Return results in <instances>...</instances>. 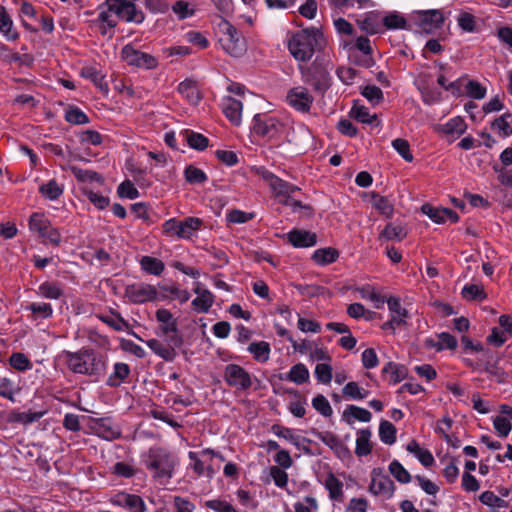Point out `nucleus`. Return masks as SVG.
I'll list each match as a JSON object with an SVG mask.
<instances>
[{
	"mask_svg": "<svg viewBox=\"0 0 512 512\" xmlns=\"http://www.w3.org/2000/svg\"><path fill=\"white\" fill-rule=\"evenodd\" d=\"M65 364L75 374L99 379L104 376L108 365L107 354L99 353L93 348L83 347L76 352H62Z\"/></svg>",
	"mask_w": 512,
	"mask_h": 512,
	"instance_id": "1",
	"label": "nucleus"
},
{
	"mask_svg": "<svg viewBox=\"0 0 512 512\" xmlns=\"http://www.w3.org/2000/svg\"><path fill=\"white\" fill-rule=\"evenodd\" d=\"M327 40L321 28L310 26L291 34L287 47L295 60L308 62L314 55L325 53Z\"/></svg>",
	"mask_w": 512,
	"mask_h": 512,
	"instance_id": "2",
	"label": "nucleus"
},
{
	"mask_svg": "<svg viewBox=\"0 0 512 512\" xmlns=\"http://www.w3.org/2000/svg\"><path fill=\"white\" fill-rule=\"evenodd\" d=\"M333 64L326 53L317 54L309 65H299L303 83L312 88L316 95L324 96L332 85L330 71Z\"/></svg>",
	"mask_w": 512,
	"mask_h": 512,
	"instance_id": "3",
	"label": "nucleus"
},
{
	"mask_svg": "<svg viewBox=\"0 0 512 512\" xmlns=\"http://www.w3.org/2000/svg\"><path fill=\"white\" fill-rule=\"evenodd\" d=\"M251 131L260 137L268 140H277L282 134H285V140L288 143H294V138L291 136L294 133L292 127H287L282 121L276 117L267 114H256L252 120Z\"/></svg>",
	"mask_w": 512,
	"mask_h": 512,
	"instance_id": "4",
	"label": "nucleus"
},
{
	"mask_svg": "<svg viewBox=\"0 0 512 512\" xmlns=\"http://www.w3.org/2000/svg\"><path fill=\"white\" fill-rule=\"evenodd\" d=\"M145 467L153 473L157 479H171L176 466L175 457L166 449L152 447L148 450L143 460Z\"/></svg>",
	"mask_w": 512,
	"mask_h": 512,
	"instance_id": "5",
	"label": "nucleus"
},
{
	"mask_svg": "<svg viewBox=\"0 0 512 512\" xmlns=\"http://www.w3.org/2000/svg\"><path fill=\"white\" fill-rule=\"evenodd\" d=\"M219 32L222 33L220 43L222 48L231 56L239 57L246 51V41L242 33L229 21L221 19L218 24Z\"/></svg>",
	"mask_w": 512,
	"mask_h": 512,
	"instance_id": "6",
	"label": "nucleus"
},
{
	"mask_svg": "<svg viewBox=\"0 0 512 512\" xmlns=\"http://www.w3.org/2000/svg\"><path fill=\"white\" fill-rule=\"evenodd\" d=\"M166 336L167 343H163L158 339H149L145 343L152 350L154 354L167 362H173L177 357L175 348H179L183 345L184 340L180 334L178 327L176 332H170Z\"/></svg>",
	"mask_w": 512,
	"mask_h": 512,
	"instance_id": "7",
	"label": "nucleus"
},
{
	"mask_svg": "<svg viewBox=\"0 0 512 512\" xmlns=\"http://www.w3.org/2000/svg\"><path fill=\"white\" fill-rule=\"evenodd\" d=\"M202 224L203 220L198 217H186L182 221L170 218L163 223L162 229L166 236L190 239L194 232L201 228Z\"/></svg>",
	"mask_w": 512,
	"mask_h": 512,
	"instance_id": "8",
	"label": "nucleus"
},
{
	"mask_svg": "<svg viewBox=\"0 0 512 512\" xmlns=\"http://www.w3.org/2000/svg\"><path fill=\"white\" fill-rule=\"evenodd\" d=\"M223 379L229 387L240 392L249 390L253 385V380L259 382V380L253 377L244 367L234 363L224 367Z\"/></svg>",
	"mask_w": 512,
	"mask_h": 512,
	"instance_id": "9",
	"label": "nucleus"
},
{
	"mask_svg": "<svg viewBox=\"0 0 512 512\" xmlns=\"http://www.w3.org/2000/svg\"><path fill=\"white\" fill-rule=\"evenodd\" d=\"M28 224L30 231L38 233L40 237L54 246L60 245V232L57 228L52 226L50 220L43 213H32L29 217Z\"/></svg>",
	"mask_w": 512,
	"mask_h": 512,
	"instance_id": "10",
	"label": "nucleus"
},
{
	"mask_svg": "<svg viewBox=\"0 0 512 512\" xmlns=\"http://www.w3.org/2000/svg\"><path fill=\"white\" fill-rule=\"evenodd\" d=\"M107 6L110 12L116 14L120 19L126 22H133L140 24L144 21L145 16L141 10H138L134 1L128 0H105L103 4L99 6Z\"/></svg>",
	"mask_w": 512,
	"mask_h": 512,
	"instance_id": "11",
	"label": "nucleus"
},
{
	"mask_svg": "<svg viewBox=\"0 0 512 512\" xmlns=\"http://www.w3.org/2000/svg\"><path fill=\"white\" fill-rule=\"evenodd\" d=\"M370 475L371 482L368 491L374 496H381L386 500L391 499L396 491V486L391 478L384 474L383 468H373Z\"/></svg>",
	"mask_w": 512,
	"mask_h": 512,
	"instance_id": "12",
	"label": "nucleus"
},
{
	"mask_svg": "<svg viewBox=\"0 0 512 512\" xmlns=\"http://www.w3.org/2000/svg\"><path fill=\"white\" fill-rule=\"evenodd\" d=\"M121 57L129 66L137 68L150 70L158 66L156 57L134 48L132 44H127L122 48Z\"/></svg>",
	"mask_w": 512,
	"mask_h": 512,
	"instance_id": "13",
	"label": "nucleus"
},
{
	"mask_svg": "<svg viewBox=\"0 0 512 512\" xmlns=\"http://www.w3.org/2000/svg\"><path fill=\"white\" fill-rule=\"evenodd\" d=\"M125 296L134 304L153 302L159 299L155 286L147 283H133L125 288Z\"/></svg>",
	"mask_w": 512,
	"mask_h": 512,
	"instance_id": "14",
	"label": "nucleus"
},
{
	"mask_svg": "<svg viewBox=\"0 0 512 512\" xmlns=\"http://www.w3.org/2000/svg\"><path fill=\"white\" fill-rule=\"evenodd\" d=\"M286 102L297 112L309 113L314 102V97L307 87L297 86L288 90Z\"/></svg>",
	"mask_w": 512,
	"mask_h": 512,
	"instance_id": "15",
	"label": "nucleus"
},
{
	"mask_svg": "<svg viewBox=\"0 0 512 512\" xmlns=\"http://www.w3.org/2000/svg\"><path fill=\"white\" fill-rule=\"evenodd\" d=\"M89 424L94 434L104 440L112 441L121 437V430L111 417H90Z\"/></svg>",
	"mask_w": 512,
	"mask_h": 512,
	"instance_id": "16",
	"label": "nucleus"
},
{
	"mask_svg": "<svg viewBox=\"0 0 512 512\" xmlns=\"http://www.w3.org/2000/svg\"><path fill=\"white\" fill-rule=\"evenodd\" d=\"M114 506L127 509L129 512H146L147 506L141 496L120 491L110 498Z\"/></svg>",
	"mask_w": 512,
	"mask_h": 512,
	"instance_id": "17",
	"label": "nucleus"
},
{
	"mask_svg": "<svg viewBox=\"0 0 512 512\" xmlns=\"http://www.w3.org/2000/svg\"><path fill=\"white\" fill-rule=\"evenodd\" d=\"M221 109L225 117L234 126H240L242 121L243 104L240 100L231 96L222 99Z\"/></svg>",
	"mask_w": 512,
	"mask_h": 512,
	"instance_id": "18",
	"label": "nucleus"
},
{
	"mask_svg": "<svg viewBox=\"0 0 512 512\" xmlns=\"http://www.w3.org/2000/svg\"><path fill=\"white\" fill-rule=\"evenodd\" d=\"M263 177L266 181L269 182V186L272 192L277 197L285 198L300 190L296 185L279 178L271 172L267 171Z\"/></svg>",
	"mask_w": 512,
	"mask_h": 512,
	"instance_id": "19",
	"label": "nucleus"
},
{
	"mask_svg": "<svg viewBox=\"0 0 512 512\" xmlns=\"http://www.w3.org/2000/svg\"><path fill=\"white\" fill-rule=\"evenodd\" d=\"M271 430L276 436L284 438L285 440L289 441L296 448L301 449L305 454H311V450L308 447H301V442L311 443V440L306 437H301L295 434L292 428H288L279 424H274Z\"/></svg>",
	"mask_w": 512,
	"mask_h": 512,
	"instance_id": "20",
	"label": "nucleus"
},
{
	"mask_svg": "<svg viewBox=\"0 0 512 512\" xmlns=\"http://www.w3.org/2000/svg\"><path fill=\"white\" fill-rule=\"evenodd\" d=\"M287 238L289 243L295 248H308L315 246L317 243L316 233L296 228L288 232Z\"/></svg>",
	"mask_w": 512,
	"mask_h": 512,
	"instance_id": "21",
	"label": "nucleus"
},
{
	"mask_svg": "<svg viewBox=\"0 0 512 512\" xmlns=\"http://www.w3.org/2000/svg\"><path fill=\"white\" fill-rule=\"evenodd\" d=\"M417 20L419 26L426 30L428 28H440L445 19L440 10L432 9L417 12Z\"/></svg>",
	"mask_w": 512,
	"mask_h": 512,
	"instance_id": "22",
	"label": "nucleus"
},
{
	"mask_svg": "<svg viewBox=\"0 0 512 512\" xmlns=\"http://www.w3.org/2000/svg\"><path fill=\"white\" fill-rule=\"evenodd\" d=\"M131 374L130 366L124 362H116L113 365V371L106 380V385L110 388H117L125 383Z\"/></svg>",
	"mask_w": 512,
	"mask_h": 512,
	"instance_id": "23",
	"label": "nucleus"
},
{
	"mask_svg": "<svg viewBox=\"0 0 512 512\" xmlns=\"http://www.w3.org/2000/svg\"><path fill=\"white\" fill-rule=\"evenodd\" d=\"M309 370L303 363L293 365L286 374H277L280 381L286 380L301 385L309 381Z\"/></svg>",
	"mask_w": 512,
	"mask_h": 512,
	"instance_id": "24",
	"label": "nucleus"
},
{
	"mask_svg": "<svg viewBox=\"0 0 512 512\" xmlns=\"http://www.w3.org/2000/svg\"><path fill=\"white\" fill-rule=\"evenodd\" d=\"M357 24L361 31L370 35L382 32L380 14L375 11L368 12L364 18L358 19Z\"/></svg>",
	"mask_w": 512,
	"mask_h": 512,
	"instance_id": "25",
	"label": "nucleus"
},
{
	"mask_svg": "<svg viewBox=\"0 0 512 512\" xmlns=\"http://www.w3.org/2000/svg\"><path fill=\"white\" fill-rule=\"evenodd\" d=\"M370 202L372 206L386 218H392L394 215V203L387 197L382 196L379 193L372 191L369 193Z\"/></svg>",
	"mask_w": 512,
	"mask_h": 512,
	"instance_id": "26",
	"label": "nucleus"
},
{
	"mask_svg": "<svg viewBox=\"0 0 512 512\" xmlns=\"http://www.w3.org/2000/svg\"><path fill=\"white\" fill-rule=\"evenodd\" d=\"M466 129L467 124L465 123V120L462 117L457 116L449 119L445 124L439 125L438 131L450 136L451 140H454L464 134Z\"/></svg>",
	"mask_w": 512,
	"mask_h": 512,
	"instance_id": "27",
	"label": "nucleus"
},
{
	"mask_svg": "<svg viewBox=\"0 0 512 512\" xmlns=\"http://www.w3.org/2000/svg\"><path fill=\"white\" fill-rule=\"evenodd\" d=\"M371 419L372 414L369 410L356 405H348L342 413V420L349 425H352L355 420L370 422Z\"/></svg>",
	"mask_w": 512,
	"mask_h": 512,
	"instance_id": "28",
	"label": "nucleus"
},
{
	"mask_svg": "<svg viewBox=\"0 0 512 512\" xmlns=\"http://www.w3.org/2000/svg\"><path fill=\"white\" fill-rule=\"evenodd\" d=\"M81 77L90 80L105 95L109 93V87L105 76L93 66H85L80 71Z\"/></svg>",
	"mask_w": 512,
	"mask_h": 512,
	"instance_id": "29",
	"label": "nucleus"
},
{
	"mask_svg": "<svg viewBox=\"0 0 512 512\" xmlns=\"http://www.w3.org/2000/svg\"><path fill=\"white\" fill-rule=\"evenodd\" d=\"M194 292L197 297L192 300V306L199 313H206L214 303V295L208 289L196 287Z\"/></svg>",
	"mask_w": 512,
	"mask_h": 512,
	"instance_id": "30",
	"label": "nucleus"
},
{
	"mask_svg": "<svg viewBox=\"0 0 512 512\" xmlns=\"http://www.w3.org/2000/svg\"><path fill=\"white\" fill-rule=\"evenodd\" d=\"M70 171L72 175L75 177V179L81 183L96 182L100 185H103L105 182L104 177L94 170L82 169L78 166H71Z\"/></svg>",
	"mask_w": 512,
	"mask_h": 512,
	"instance_id": "31",
	"label": "nucleus"
},
{
	"mask_svg": "<svg viewBox=\"0 0 512 512\" xmlns=\"http://www.w3.org/2000/svg\"><path fill=\"white\" fill-rule=\"evenodd\" d=\"M177 91L194 105H197L202 99L201 94L197 89L196 81L192 79H185L180 82L177 87Z\"/></svg>",
	"mask_w": 512,
	"mask_h": 512,
	"instance_id": "32",
	"label": "nucleus"
},
{
	"mask_svg": "<svg viewBox=\"0 0 512 512\" xmlns=\"http://www.w3.org/2000/svg\"><path fill=\"white\" fill-rule=\"evenodd\" d=\"M371 430L369 428L357 431L355 454L358 457L367 456L372 452V444L370 442Z\"/></svg>",
	"mask_w": 512,
	"mask_h": 512,
	"instance_id": "33",
	"label": "nucleus"
},
{
	"mask_svg": "<svg viewBox=\"0 0 512 512\" xmlns=\"http://www.w3.org/2000/svg\"><path fill=\"white\" fill-rule=\"evenodd\" d=\"M324 486L328 490L329 498L331 500L343 502V483L333 473H329L326 476Z\"/></svg>",
	"mask_w": 512,
	"mask_h": 512,
	"instance_id": "34",
	"label": "nucleus"
},
{
	"mask_svg": "<svg viewBox=\"0 0 512 512\" xmlns=\"http://www.w3.org/2000/svg\"><path fill=\"white\" fill-rule=\"evenodd\" d=\"M139 264L141 270L148 275L160 276L165 269V264L162 260L148 255L142 256Z\"/></svg>",
	"mask_w": 512,
	"mask_h": 512,
	"instance_id": "35",
	"label": "nucleus"
},
{
	"mask_svg": "<svg viewBox=\"0 0 512 512\" xmlns=\"http://www.w3.org/2000/svg\"><path fill=\"white\" fill-rule=\"evenodd\" d=\"M386 302L391 317L395 318L396 321H399V325H406V319L409 317V312L406 308L402 307L400 298L397 296H390Z\"/></svg>",
	"mask_w": 512,
	"mask_h": 512,
	"instance_id": "36",
	"label": "nucleus"
},
{
	"mask_svg": "<svg viewBox=\"0 0 512 512\" xmlns=\"http://www.w3.org/2000/svg\"><path fill=\"white\" fill-rule=\"evenodd\" d=\"M155 317L158 322L162 323L160 330L163 335H168L170 332H176L177 321L173 318L172 313L165 308H160L156 311Z\"/></svg>",
	"mask_w": 512,
	"mask_h": 512,
	"instance_id": "37",
	"label": "nucleus"
},
{
	"mask_svg": "<svg viewBox=\"0 0 512 512\" xmlns=\"http://www.w3.org/2000/svg\"><path fill=\"white\" fill-rule=\"evenodd\" d=\"M247 350L253 355L254 360L259 363H266L270 358L271 347L266 341L252 342Z\"/></svg>",
	"mask_w": 512,
	"mask_h": 512,
	"instance_id": "38",
	"label": "nucleus"
},
{
	"mask_svg": "<svg viewBox=\"0 0 512 512\" xmlns=\"http://www.w3.org/2000/svg\"><path fill=\"white\" fill-rule=\"evenodd\" d=\"M339 257V251L332 247L320 248L314 251L312 260L321 266L334 263Z\"/></svg>",
	"mask_w": 512,
	"mask_h": 512,
	"instance_id": "39",
	"label": "nucleus"
},
{
	"mask_svg": "<svg viewBox=\"0 0 512 512\" xmlns=\"http://www.w3.org/2000/svg\"><path fill=\"white\" fill-rule=\"evenodd\" d=\"M390 373L391 384H397L404 380L408 375V369L403 364H398L394 362H388L385 364V366L382 368V374Z\"/></svg>",
	"mask_w": 512,
	"mask_h": 512,
	"instance_id": "40",
	"label": "nucleus"
},
{
	"mask_svg": "<svg viewBox=\"0 0 512 512\" xmlns=\"http://www.w3.org/2000/svg\"><path fill=\"white\" fill-rule=\"evenodd\" d=\"M182 134L188 146L192 149L203 151L209 146V139L201 133L192 130H184Z\"/></svg>",
	"mask_w": 512,
	"mask_h": 512,
	"instance_id": "41",
	"label": "nucleus"
},
{
	"mask_svg": "<svg viewBox=\"0 0 512 512\" xmlns=\"http://www.w3.org/2000/svg\"><path fill=\"white\" fill-rule=\"evenodd\" d=\"M0 32L8 40L14 41L19 37V34L13 30V21L4 6H0Z\"/></svg>",
	"mask_w": 512,
	"mask_h": 512,
	"instance_id": "42",
	"label": "nucleus"
},
{
	"mask_svg": "<svg viewBox=\"0 0 512 512\" xmlns=\"http://www.w3.org/2000/svg\"><path fill=\"white\" fill-rule=\"evenodd\" d=\"M64 188L55 179L49 180L47 183L39 187V193L48 200H56L63 194Z\"/></svg>",
	"mask_w": 512,
	"mask_h": 512,
	"instance_id": "43",
	"label": "nucleus"
},
{
	"mask_svg": "<svg viewBox=\"0 0 512 512\" xmlns=\"http://www.w3.org/2000/svg\"><path fill=\"white\" fill-rule=\"evenodd\" d=\"M382 27L388 30L406 29L407 21L399 12H390L381 19Z\"/></svg>",
	"mask_w": 512,
	"mask_h": 512,
	"instance_id": "44",
	"label": "nucleus"
},
{
	"mask_svg": "<svg viewBox=\"0 0 512 512\" xmlns=\"http://www.w3.org/2000/svg\"><path fill=\"white\" fill-rule=\"evenodd\" d=\"M396 427L388 420H381L379 424V438L387 445H392L396 442Z\"/></svg>",
	"mask_w": 512,
	"mask_h": 512,
	"instance_id": "45",
	"label": "nucleus"
},
{
	"mask_svg": "<svg viewBox=\"0 0 512 512\" xmlns=\"http://www.w3.org/2000/svg\"><path fill=\"white\" fill-rule=\"evenodd\" d=\"M65 120L74 125L90 123V118L77 106L69 105L65 111Z\"/></svg>",
	"mask_w": 512,
	"mask_h": 512,
	"instance_id": "46",
	"label": "nucleus"
},
{
	"mask_svg": "<svg viewBox=\"0 0 512 512\" xmlns=\"http://www.w3.org/2000/svg\"><path fill=\"white\" fill-rule=\"evenodd\" d=\"M491 126L493 129L499 131V134L503 137H509L512 135V115L510 113H504L500 117L496 118Z\"/></svg>",
	"mask_w": 512,
	"mask_h": 512,
	"instance_id": "47",
	"label": "nucleus"
},
{
	"mask_svg": "<svg viewBox=\"0 0 512 512\" xmlns=\"http://www.w3.org/2000/svg\"><path fill=\"white\" fill-rule=\"evenodd\" d=\"M407 236L406 229L401 225H393L389 223L385 226L383 231L380 233L379 238L386 240L402 241Z\"/></svg>",
	"mask_w": 512,
	"mask_h": 512,
	"instance_id": "48",
	"label": "nucleus"
},
{
	"mask_svg": "<svg viewBox=\"0 0 512 512\" xmlns=\"http://www.w3.org/2000/svg\"><path fill=\"white\" fill-rule=\"evenodd\" d=\"M391 475L401 484H407L412 480L411 474L396 459L392 460L388 466Z\"/></svg>",
	"mask_w": 512,
	"mask_h": 512,
	"instance_id": "49",
	"label": "nucleus"
},
{
	"mask_svg": "<svg viewBox=\"0 0 512 512\" xmlns=\"http://www.w3.org/2000/svg\"><path fill=\"white\" fill-rule=\"evenodd\" d=\"M39 295L48 299H59L63 295V291L57 282L45 281L38 287Z\"/></svg>",
	"mask_w": 512,
	"mask_h": 512,
	"instance_id": "50",
	"label": "nucleus"
},
{
	"mask_svg": "<svg viewBox=\"0 0 512 512\" xmlns=\"http://www.w3.org/2000/svg\"><path fill=\"white\" fill-rule=\"evenodd\" d=\"M342 393L347 398L363 400L370 394V391L360 387L357 382L351 381L343 387Z\"/></svg>",
	"mask_w": 512,
	"mask_h": 512,
	"instance_id": "51",
	"label": "nucleus"
},
{
	"mask_svg": "<svg viewBox=\"0 0 512 512\" xmlns=\"http://www.w3.org/2000/svg\"><path fill=\"white\" fill-rule=\"evenodd\" d=\"M184 178L189 184L192 185L203 184L208 179L206 173L194 165H188L185 167Z\"/></svg>",
	"mask_w": 512,
	"mask_h": 512,
	"instance_id": "52",
	"label": "nucleus"
},
{
	"mask_svg": "<svg viewBox=\"0 0 512 512\" xmlns=\"http://www.w3.org/2000/svg\"><path fill=\"white\" fill-rule=\"evenodd\" d=\"M26 310L31 311L35 318L47 319L53 314L51 304L45 302H32L26 306Z\"/></svg>",
	"mask_w": 512,
	"mask_h": 512,
	"instance_id": "53",
	"label": "nucleus"
},
{
	"mask_svg": "<svg viewBox=\"0 0 512 512\" xmlns=\"http://www.w3.org/2000/svg\"><path fill=\"white\" fill-rule=\"evenodd\" d=\"M111 472L117 477L130 479L137 474L138 470L133 465L120 461L112 466Z\"/></svg>",
	"mask_w": 512,
	"mask_h": 512,
	"instance_id": "54",
	"label": "nucleus"
},
{
	"mask_svg": "<svg viewBox=\"0 0 512 512\" xmlns=\"http://www.w3.org/2000/svg\"><path fill=\"white\" fill-rule=\"evenodd\" d=\"M10 365L18 371H27L32 369L33 364L30 359L21 352L12 353L9 358Z\"/></svg>",
	"mask_w": 512,
	"mask_h": 512,
	"instance_id": "55",
	"label": "nucleus"
},
{
	"mask_svg": "<svg viewBox=\"0 0 512 512\" xmlns=\"http://www.w3.org/2000/svg\"><path fill=\"white\" fill-rule=\"evenodd\" d=\"M83 194L87 199L99 210H103L109 206L110 199L107 196H103L89 188L82 189Z\"/></svg>",
	"mask_w": 512,
	"mask_h": 512,
	"instance_id": "56",
	"label": "nucleus"
},
{
	"mask_svg": "<svg viewBox=\"0 0 512 512\" xmlns=\"http://www.w3.org/2000/svg\"><path fill=\"white\" fill-rule=\"evenodd\" d=\"M315 378L322 384H329L333 378V368L328 363H318L314 370Z\"/></svg>",
	"mask_w": 512,
	"mask_h": 512,
	"instance_id": "57",
	"label": "nucleus"
},
{
	"mask_svg": "<svg viewBox=\"0 0 512 512\" xmlns=\"http://www.w3.org/2000/svg\"><path fill=\"white\" fill-rule=\"evenodd\" d=\"M312 406L317 412H319L324 417H330L333 414V409L329 401L322 394H317L312 399Z\"/></svg>",
	"mask_w": 512,
	"mask_h": 512,
	"instance_id": "58",
	"label": "nucleus"
},
{
	"mask_svg": "<svg viewBox=\"0 0 512 512\" xmlns=\"http://www.w3.org/2000/svg\"><path fill=\"white\" fill-rule=\"evenodd\" d=\"M458 26L465 32L473 33L476 31V18L469 12L462 11L457 17Z\"/></svg>",
	"mask_w": 512,
	"mask_h": 512,
	"instance_id": "59",
	"label": "nucleus"
},
{
	"mask_svg": "<svg viewBox=\"0 0 512 512\" xmlns=\"http://www.w3.org/2000/svg\"><path fill=\"white\" fill-rule=\"evenodd\" d=\"M392 147L407 162H412L414 157L410 151V144L407 140L396 138L392 141Z\"/></svg>",
	"mask_w": 512,
	"mask_h": 512,
	"instance_id": "60",
	"label": "nucleus"
},
{
	"mask_svg": "<svg viewBox=\"0 0 512 512\" xmlns=\"http://www.w3.org/2000/svg\"><path fill=\"white\" fill-rule=\"evenodd\" d=\"M172 505L174 512H194L196 508L189 498L179 495L172 496Z\"/></svg>",
	"mask_w": 512,
	"mask_h": 512,
	"instance_id": "61",
	"label": "nucleus"
},
{
	"mask_svg": "<svg viewBox=\"0 0 512 512\" xmlns=\"http://www.w3.org/2000/svg\"><path fill=\"white\" fill-rule=\"evenodd\" d=\"M361 94L373 105L379 104L384 99L382 90L376 85H366Z\"/></svg>",
	"mask_w": 512,
	"mask_h": 512,
	"instance_id": "62",
	"label": "nucleus"
},
{
	"mask_svg": "<svg viewBox=\"0 0 512 512\" xmlns=\"http://www.w3.org/2000/svg\"><path fill=\"white\" fill-rule=\"evenodd\" d=\"M117 194L121 198H127L130 200L139 197V191L130 180H125L117 187Z\"/></svg>",
	"mask_w": 512,
	"mask_h": 512,
	"instance_id": "63",
	"label": "nucleus"
},
{
	"mask_svg": "<svg viewBox=\"0 0 512 512\" xmlns=\"http://www.w3.org/2000/svg\"><path fill=\"white\" fill-rule=\"evenodd\" d=\"M205 506L214 512H239L232 504L220 499L207 500Z\"/></svg>",
	"mask_w": 512,
	"mask_h": 512,
	"instance_id": "64",
	"label": "nucleus"
}]
</instances>
